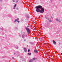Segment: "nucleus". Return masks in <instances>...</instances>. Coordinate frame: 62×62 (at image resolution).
I'll use <instances>...</instances> for the list:
<instances>
[{"mask_svg":"<svg viewBox=\"0 0 62 62\" xmlns=\"http://www.w3.org/2000/svg\"><path fill=\"white\" fill-rule=\"evenodd\" d=\"M34 30H35V29H33Z\"/></svg>","mask_w":62,"mask_h":62,"instance_id":"17","label":"nucleus"},{"mask_svg":"<svg viewBox=\"0 0 62 62\" xmlns=\"http://www.w3.org/2000/svg\"><path fill=\"white\" fill-rule=\"evenodd\" d=\"M13 2H14L15 1L14 0H13Z\"/></svg>","mask_w":62,"mask_h":62,"instance_id":"16","label":"nucleus"},{"mask_svg":"<svg viewBox=\"0 0 62 62\" xmlns=\"http://www.w3.org/2000/svg\"><path fill=\"white\" fill-rule=\"evenodd\" d=\"M53 43L55 45V44H56V42H55V41L53 42Z\"/></svg>","mask_w":62,"mask_h":62,"instance_id":"9","label":"nucleus"},{"mask_svg":"<svg viewBox=\"0 0 62 62\" xmlns=\"http://www.w3.org/2000/svg\"><path fill=\"white\" fill-rule=\"evenodd\" d=\"M16 4L15 5H14V8H16Z\"/></svg>","mask_w":62,"mask_h":62,"instance_id":"11","label":"nucleus"},{"mask_svg":"<svg viewBox=\"0 0 62 62\" xmlns=\"http://www.w3.org/2000/svg\"><path fill=\"white\" fill-rule=\"evenodd\" d=\"M25 28L28 34H29L30 33V30H29V29H27V28Z\"/></svg>","mask_w":62,"mask_h":62,"instance_id":"2","label":"nucleus"},{"mask_svg":"<svg viewBox=\"0 0 62 62\" xmlns=\"http://www.w3.org/2000/svg\"><path fill=\"white\" fill-rule=\"evenodd\" d=\"M28 54L29 55H30L31 54V53H29Z\"/></svg>","mask_w":62,"mask_h":62,"instance_id":"8","label":"nucleus"},{"mask_svg":"<svg viewBox=\"0 0 62 62\" xmlns=\"http://www.w3.org/2000/svg\"><path fill=\"white\" fill-rule=\"evenodd\" d=\"M41 39L40 38H39V39Z\"/></svg>","mask_w":62,"mask_h":62,"instance_id":"20","label":"nucleus"},{"mask_svg":"<svg viewBox=\"0 0 62 62\" xmlns=\"http://www.w3.org/2000/svg\"><path fill=\"white\" fill-rule=\"evenodd\" d=\"M27 27H29V26H27Z\"/></svg>","mask_w":62,"mask_h":62,"instance_id":"19","label":"nucleus"},{"mask_svg":"<svg viewBox=\"0 0 62 62\" xmlns=\"http://www.w3.org/2000/svg\"><path fill=\"white\" fill-rule=\"evenodd\" d=\"M53 42H54L55 41H54V40H53Z\"/></svg>","mask_w":62,"mask_h":62,"instance_id":"14","label":"nucleus"},{"mask_svg":"<svg viewBox=\"0 0 62 62\" xmlns=\"http://www.w3.org/2000/svg\"><path fill=\"white\" fill-rule=\"evenodd\" d=\"M19 20V18H17V19H15V22H18V23H20V21H18Z\"/></svg>","mask_w":62,"mask_h":62,"instance_id":"3","label":"nucleus"},{"mask_svg":"<svg viewBox=\"0 0 62 62\" xmlns=\"http://www.w3.org/2000/svg\"><path fill=\"white\" fill-rule=\"evenodd\" d=\"M24 50L25 52H26L27 51V49H26V48H24Z\"/></svg>","mask_w":62,"mask_h":62,"instance_id":"4","label":"nucleus"},{"mask_svg":"<svg viewBox=\"0 0 62 62\" xmlns=\"http://www.w3.org/2000/svg\"><path fill=\"white\" fill-rule=\"evenodd\" d=\"M55 20L57 21H58V20L57 19H56Z\"/></svg>","mask_w":62,"mask_h":62,"instance_id":"12","label":"nucleus"},{"mask_svg":"<svg viewBox=\"0 0 62 62\" xmlns=\"http://www.w3.org/2000/svg\"><path fill=\"white\" fill-rule=\"evenodd\" d=\"M35 8H36V11L37 12H40L41 13H43L44 12V9L42 8V6L39 5L35 7Z\"/></svg>","mask_w":62,"mask_h":62,"instance_id":"1","label":"nucleus"},{"mask_svg":"<svg viewBox=\"0 0 62 62\" xmlns=\"http://www.w3.org/2000/svg\"><path fill=\"white\" fill-rule=\"evenodd\" d=\"M29 62H32V60H30Z\"/></svg>","mask_w":62,"mask_h":62,"instance_id":"10","label":"nucleus"},{"mask_svg":"<svg viewBox=\"0 0 62 62\" xmlns=\"http://www.w3.org/2000/svg\"><path fill=\"white\" fill-rule=\"evenodd\" d=\"M0 29H1V28H0Z\"/></svg>","mask_w":62,"mask_h":62,"instance_id":"22","label":"nucleus"},{"mask_svg":"<svg viewBox=\"0 0 62 62\" xmlns=\"http://www.w3.org/2000/svg\"><path fill=\"white\" fill-rule=\"evenodd\" d=\"M61 54H62V53H61Z\"/></svg>","mask_w":62,"mask_h":62,"instance_id":"21","label":"nucleus"},{"mask_svg":"<svg viewBox=\"0 0 62 62\" xmlns=\"http://www.w3.org/2000/svg\"><path fill=\"white\" fill-rule=\"evenodd\" d=\"M30 51V50L28 49V52H29Z\"/></svg>","mask_w":62,"mask_h":62,"instance_id":"13","label":"nucleus"},{"mask_svg":"<svg viewBox=\"0 0 62 62\" xmlns=\"http://www.w3.org/2000/svg\"><path fill=\"white\" fill-rule=\"evenodd\" d=\"M34 52L35 53H38V50H34Z\"/></svg>","mask_w":62,"mask_h":62,"instance_id":"5","label":"nucleus"},{"mask_svg":"<svg viewBox=\"0 0 62 62\" xmlns=\"http://www.w3.org/2000/svg\"><path fill=\"white\" fill-rule=\"evenodd\" d=\"M33 60H36V59H37V58H33Z\"/></svg>","mask_w":62,"mask_h":62,"instance_id":"7","label":"nucleus"},{"mask_svg":"<svg viewBox=\"0 0 62 62\" xmlns=\"http://www.w3.org/2000/svg\"><path fill=\"white\" fill-rule=\"evenodd\" d=\"M13 9H15V8L14 7Z\"/></svg>","mask_w":62,"mask_h":62,"instance_id":"18","label":"nucleus"},{"mask_svg":"<svg viewBox=\"0 0 62 62\" xmlns=\"http://www.w3.org/2000/svg\"><path fill=\"white\" fill-rule=\"evenodd\" d=\"M22 38H24V35L23 34V35H22Z\"/></svg>","mask_w":62,"mask_h":62,"instance_id":"6","label":"nucleus"},{"mask_svg":"<svg viewBox=\"0 0 62 62\" xmlns=\"http://www.w3.org/2000/svg\"><path fill=\"white\" fill-rule=\"evenodd\" d=\"M13 59H14V58L13 57Z\"/></svg>","mask_w":62,"mask_h":62,"instance_id":"15","label":"nucleus"}]
</instances>
